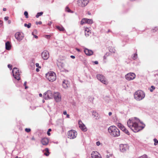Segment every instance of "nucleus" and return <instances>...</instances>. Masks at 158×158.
I'll return each mask as SVG.
<instances>
[{
	"mask_svg": "<svg viewBox=\"0 0 158 158\" xmlns=\"http://www.w3.org/2000/svg\"><path fill=\"white\" fill-rule=\"evenodd\" d=\"M137 57V54H134L133 56L132 57V58L133 59L135 60Z\"/></svg>",
	"mask_w": 158,
	"mask_h": 158,
	"instance_id": "473e14b6",
	"label": "nucleus"
},
{
	"mask_svg": "<svg viewBox=\"0 0 158 158\" xmlns=\"http://www.w3.org/2000/svg\"><path fill=\"white\" fill-rule=\"evenodd\" d=\"M54 98L56 102H60L61 101V96L59 92H56L54 94Z\"/></svg>",
	"mask_w": 158,
	"mask_h": 158,
	"instance_id": "4468645a",
	"label": "nucleus"
},
{
	"mask_svg": "<svg viewBox=\"0 0 158 158\" xmlns=\"http://www.w3.org/2000/svg\"><path fill=\"white\" fill-rule=\"evenodd\" d=\"M78 124L79 127L82 131H87V129L86 127L81 120H79L78 121Z\"/></svg>",
	"mask_w": 158,
	"mask_h": 158,
	"instance_id": "dca6fc26",
	"label": "nucleus"
},
{
	"mask_svg": "<svg viewBox=\"0 0 158 158\" xmlns=\"http://www.w3.org/2000/svg\"><path fill=\"white\" fill-rule=\"evenodd\" d=\"M155 89V87L154 86L152 85L151 86V88L149 89V90L151 92H152Z\"/></svg>",
	"mask_w": 158,
	"mask_h": 158,
	"instance_id": "c85d7f7f",
	"label": "nucleus"
},
{
	"mask_svg": "<svg viewBox=\"0 0 158 158\" xmlns=\"http://www.w3.org/2000/svg\"><path fill=\"white\" fill-rule=\"evenodd\" d=\"M128 149V146L126 144H122L120 145V151L124 152Z\"/></svg>",
	"mask_w": 158,
	"mask_h": 158,
	"instance_id": "a211bd4d",
	"label": "nucleus"
},
{
	"mask_svg": "<svg viewBox=\"0 0 158 158\" xmlns=\"http://www.w3.org/2000/svg\"><path fill=\"white\" fill-rule=\"evenodd\" d=\"M128 126L134 132H137L142 130L144 127L140 126L134 120L129 119L127 122Z\"/></svg>",
	"mask_w": 158,
	"mask_h": 158,
	"instance_id": "f257e3e1",
	"label": "nucleus"
},
{
	"mask_svg": "<svg viewBox=\"0 0 158 158\" xmlns=\"http://www.w3.org/2000/svg\"><path fill=\"white\" fill-rule=\"evenodd\" d=\"M51 131H52V130L50 128V129H48V131L47 132V134L48 136L50 135L51 134L50 133V132Z\"/></svg>",
	"mask_w": 158,
	"mask_h": 158,
	"instance_id": "f704fd0d",
	"label": "nucleus"
},
{
	"mask_svg": "<svg viewBox=\"0 0 158 158\" xmlns=\"http://www.w3.org/2000/svg\"><path fill=\"white\" fill-rule=\"evenodd\" d=\"M36 71H37V72H38L39 71V69H36Z\"/></svg>",
	"mask_w": 158,
	"mask_h": 158,
	"instance_id": "13d9d810",
	"label": "nucleus"
},
{
	"mask_svg": "<svg viewBox=\"0 0 158 158\" xmlns=\"http://www.w3.org/2000/svg\"><path fill=\"white\" fill-rule=\"evenodd\" d=\"M25 131L27 132H29L31 131V129L30 128H26L25 129Z\"/></svg>",
	"mask_w": 158,
	"mask_h": 158,
	"instance_id": "e433bc0d",
	"label": "nucleus"
},
{
	"mask_svg": "<svg viewBox=\"0 0 158 158\" xmlns=\"http://www.w3.org/2000/svg\"><path fill=\"white\" fill-rule=\"evenodd\" d=\"M85 35L86 37L89 36L91 33V31L89 28L86 27L85 29Z\"/></svg>",
	"mask_w": 158,
	"mask_h": 158,
	"instance_id": "aec40b11",
	"label": "nucleus"
},
{
	"mask_svg": "<svg viewBox=\"0 0 158 158\" xmlns=\"http://www.w3.org/2000/svg\"><path fill=\"white\" fill-rule=\"evenodd\" d=\"M35 65L37 67H38L40 68H41V67L39 66V64L37 63L35 64Z\"/></svg>",
	"mask_w": 158,
	"mask_h": 158,
	"instance_id": "58836bf2",
	"label": "nucleus"
},
{
	"mask_svg": "<svg viewBox=\"0 0 158 158\" xmlns=\"http://www.w3.org/2000/svg\"><path fill=\"white\" fill-rule=\"evenodd\" d=\"M106 158H109V156H108V155H107L106 156Z\"/></svg>",
	"mask_w": 158,
	"mask_h": 158,
	"instance_id": "680f3d73",
	"label": "nucleus"
},
{
	"mask_svg": "<svg viewBox=\"0 0 158 158\" xmlns=\"http://www.w3.org/2000/svg\"><path fill=\"white\" fill-rule=\"evenodd\" d=\"M15 158H18V156H16Z\"/></svg>",
	"mask_w": 158,
	"mask_h": 158,
	"instance_id": "0e129e2a",
	"label": "nucleus"
},
{
	"mask_svg": "<svg viewBox=\"0 0 158 158\" xmlns=\"http://www.w3.org/2000/svg\"><path fill=\"white\" fill-rule=\"evenodd\" d=\"M9 19V17L7 16H6L4 18V19L5 20H7Z\"/></svg>",
	"mask_w": 158,
	"mask_h": 158,
	"instance_id": "c03bdc74",
	"label": "nucleus"
},
{
	"mask_svg": "<svg viewBox=\"0 0 158 158\" xmlns=\"http://www.w3.org/2000/svg\"><path fill=\"white\" fill-rule=\"evenodd\" d=\"M43 14V12L38 13L37 15H36V18H38L39 16L42 15Z\"/></svg>",
	"mask_w": 158,
	"mask_h": 158,
	"instance_id": "bb28decb",
	"label": "nucleus"
},
{
	"mask_svg": "<svg viewBox=\"0 0 158 158\" xmlns=\"http://www.w3.org/2000/svg\"><path fill=\"white\" fill-rule=\"evenodd\" d=\"M12 73L13 76L15 79L18 80H19L20 79V74L19 70L17 68H14L12 70Z\"/></svg>",
	"mask_w": 158,
	"mask_h": 158,
	"instance_id": "39448f33",
	"label": "nucleus"
},
{
	"mask_svg": "<svg viewBox=\"0 0 158 158\" xmlns=\"http://www.w3.org/2000/svg\"><path fill=\"white\" fill-rule=\"evenodd\" d=\"M15 37L17 40L20 41L24 38V35L22 32H17L15 34Z\"/></svg>",
	"mask_w": 158,
	"mask_h": 158,
	"instance_id": "9d476101",
	"label": "nucleus"
},
{
	"mask_svg": "<svg viewBox=\"0 0 158 158\" xmlns=\"http://www.w3.org/2000/svg\"><path fill=\"white\" fill-rule=\"evenodd\" d=\"M69 115L68 114H67V118H69Z\"/></svg>",
	"mask_w": 158,
	"mask_h": 158,
	"instance_id": "bf43d9fd",
	"label": "nucleus"
},
{
	"mask_svg": "<svg viewBox=\"0 0 158 158\" xmlns=\"http://www.w3.org/2000/svg\"><path fill=\"white\" fill-rule=\"evenodd\" d=\"M56 27L60 31H64V28L62 26H56Z\"/></svg>",
	"mask_w": 158,
	"mask_h": 158,
	"instance_id": "393cba45",
	"label": "nucleus"
},
{
	"mask_svg": "<svg viewBox=\"0 0 158 158\" xmlns=\"http://www.w3.org/2000/svg\"><path fill=\"white\" fill-rule=\"evenodd\" d=\"M117 126L119 128L127 134L128 135H130V133L129 131L126 129L125 127L121 123H118V124Z\"/></svg>",
	"mask_w": 158,
	"mask_h": 158,
	"instance_id": "ddd939ff",
	"label": "nucleus"
},
{
	"mask_svg": "<svg viewBox=\"0 0 158 158\" xmlns=\"http://www.w3.org/2000/svg\"><path fill=\"white\" fill-rule=\"evenodd\" d=\"M144 93L141 90H138L134 94V98L137 100L139 101L142 100L145 97Z\"/></svg>",
	"mask_w": 158,
	"mask_h": 158,
	"instance_id": "7ed1b4c3",
	"label": "nucleus"
},
{
	"mask_svg": "<svg viewBox=\"0 0 158 158\" xmlns=\"http://www.w3.org/2000/svg\"><path fill=\"white\" fill-rule=\"evenodd\" d=\"M110 52H114V51H111L110 50Z\"/></svg>",
	"mask_w": 158,
	"mask_h": 158,
	"instance_id": "e2e57ef3",
	"label": "nucleus"
},
{
	"mask_svg": "<svg viewBox=\"0 0 158 158\" xmlns=\"http://www.w3.org/2000/svg\"><path fill=\"white\" fill-rule=\"evenodd\" d=\"M63 114H64V115H67V112L66 111H64L63 112Z\"/></svg>",
	"mask_w": 158,
	"mask_h": 158,
	"instance_id": "de8ad7c7",
	"label": "nucleus"
},
{
	"mask_svg": "<svg viewBox=\"0 0 158 158\" xmlns=\"http://www.w3.org/2000/svg\"><path fill=\"white\" fill-rule=\"evenodd\" d=\"M96 144L97 146H99L100 144V143L99 141L96 142Z\"/></svg>",
	"mask_w": 158,
	"mask_h": 158,
	"instance_id": "a18cd8bd",
	"label": "nucleus"
},
{
	"mask_svg": "<svg viewBox=\"0 0 158 158\" xmlns=\"http://www.w3.org/2000/svg\"><path fill=\"white\" fill-rule=\"evenodd\" d=\"M44 151H45V152L44 153V155L47 156H48L49 154L48 149L47 148H46L44 150Z\"/></svg>",
	"mask_w": 158,
	"mask_h": 158,
	"instance_id": "a878e982",
	"label": "nucleus"
},
{
	"mask_svg": "<svg viewBox=\"0 0 158 158\" xmlns=\"http://www.w3.org/2000/svg\"><path fill=\"white\" fill-rule=\"evenodd\" d=\"M44 97L45 99H50L52 98L53 94L51 91L48 90L44 93Z\"/></svg>",
	"mask_w": 158,
	"mask_h": 158,
	"instance_id": "6e6552de",
	"label": "nucleus"
},
{
	"mask_svg": "<svg viewBox=\"0 0 158 158\" xmlns=\"http://www.w3.org/2000/svg\"><path fill=\"white\" fill-rule=\"evenodd\" d=\"M69 85V82L67 80H64L63 82L62 86L64 88H66Z\"/></svg>",
	"mask_w": 158,
	"mask_h": 158,
	"instance_id": "4be33fe9",
	"label": "nucleus"
},
{
	"mask_svg": "<svg viewBox=\"0 0 158 158\" xmlns=\"http://www.w3.org/2000/svg\"><path fill=\"white\" fill-rule=\"evenodd\" d=\"M18 158H21V157H19H19H18Z\"/></svg>",
	"mask_w": 158,
	"mask_h": 158,
	"instance_id": "338daca9",
	"label": "nucleus"
},
{
	"mask_svg": "<svg viewBox=\"0 0 158 158\" xmlns=\"http://www.w3.org/2000/svg\"><path fill=\"white\" fill-rule=\"evenodd\" d=\"M36 24L37 25L41 24H42V22L41 21H39V22H36Z\"/></svg>",
	"mask_w": 158,
	"mask_h": 158,
	"instance_id": "4c0bfd02",
	"label": "nucleus"
},
{
	"mask_svg": "<svg viewBox=\"0 0 158 158\" xmlns=\"http://www.w3.org/2000/svg\"><path fill=\"white\" fill-rule=\"evenodd\" d=\"M39 96L40 97H42V95L41 94H39Z\"/></svg>",
	"mask_w": 158,
	"mask_h": 158,
	"instance_id": "6e6d98bb",
	"label": "nucleus"
},
{
	"mask_svg": "<svg viewBox=\"0 0 158 158\" xmlns=\"http://www.w3.org/2000/svg\"><path fill=\"white\" fill-rule=\"evenodd\" d=\"M68 137L70 139L75 138L77 136V133L74 130L69 131L68 133Z\"/></svg>",
	"mask_w": 158,
	"mask_h": 158,
	"instance_id": "423d86ee",
	"label": "nucleus"
},
{
	"mask_svg": "<svg viewBox=\"0 0 158 158\" xmlns=\"http://www.w3.org/2000/svg\"><path fill=\"white\" fill-rule=\"evenodd\" d=\"M97 79L102 82L105 84L107 85L108 83L107 80L105 77L102 74H98L97 75Z\"/></svg>",
	"mask_w": 158,
	"mask_h": 158,
	"instance_id": "0eeeda50",
	"label": "nucleus"
},
{
	"mask_svg": "<svg viewBox=\"0 0 158 158\" xmlns=\"http://www.w3.org/2000/svg\"><path fill=\"white\" fill-rule=\"evenodd\" d=\"M84 52L88 56H91L93 55V52L92 50H89L87 48H85Z\"/></svg>",
	"mask_w": 158,
	"mask_h": 158,
	"instance_id": "412c9836",
	"label": "nucleus"
},
{
	"mask_svg": "<svg viewBox=\"0 0 158 158\" xmlns=\"http://www.w3.org/2000/svg\"><path fill=\"white\" fill-rule=\"evenodd\" d=\"M138 158H148L146 155H143L142 156L139 157Z\"/></svg>",
	"mask_w": 158,
	"mask_h": 158,
	"instance_id": "c9c22d12",
	"label": "nucleus"
},
{
	"mask_svg": "<svg viewBox=\"0 0 158 158\" xmlns=\"http://www.w3.org/2000/svg\"><path fill=\"white\" fill-rule=\"evenodd\" d=\"M135 77V75L133 73H129L127 74L125 76L127 80L130 81L133 80Z\"/></svg>",
	"mask_w": 158,
	"mask_h": 158,
	"instance_id": "f8f14e48",
	"label": "nucleus"
},
{
	"mask_svg": "<svg viewBox=\"0 0 158 158\" xmlns=\"http://www.w3.org/2000/svg\"><path fill=\"white\" fill-rule=\"evenodd\" d=\"M92 158H102L101 155L97 151H93L91 154Z\"/></svg>",
	"mask_w": 158,
	"mask_h": 158,
	"instance_id": "2eb2a0df",
	"label": "nucleus"
},
{
	"mask_svg": "<svg viewBox=\"0 0 158 158\" xmlns=\"http://www.w3.org/2000/svg\"><path fill=\"white\" fill-rule=\"evenodd\" d=\"M24 15L26 18H28V13L27 11H25L24 12Z\"/></svg>",
	"mask_w": 158,
	"mask_h": 158,
	"instance_id": "7c9ffc66",
	"label": "nucleus"
},
{
	"mask_svg": "<svg viewBox=\"0 0 158 158\" xmlns=\"http://www.w3.org/2000/svg\"><path fill=\"white\" fill-rule=\"evenodd\" d=\"M6 8H3V10L4 11H6Z\"/></svg>",
	"mask_w": 158,
	"mask_h": 158,
	"instance_id": "5fc2aeb1",
	"label": "nucleus"
},
{
	"mask_svg": "<svg viewBox=\"0 0 158 158\" xmlns=\"http://www.w3.org/2000/svg\"><path fill=\"white\" fill-rule=\"evenodd\" d=\"M154 144L155 145H156L158 144V140H157L156 139H154Z\"/></svg>",
	"mask_w": 158,
	"mask_h": 158,
	"instance_id": "c756f323",
	"label": "nucleus"
},
{
	"mask_svg": "<svg viewBox=\"0 0 158 158\" xmlns=\"http://www.w3.org/2000/svg\"><path fill=\"white\" fill-rule=\"evenodd\" d=\"M93 23V20L91 19L83 18L81 20L80 24L81 25H83L85 23L91 24Z\"/></svg>",
	"mask_w": 158,
	"mask_h": 158,
	"instance_id": "9b49d317",
	"label": "nucleus"
},
{
	"mask_svg": "<svg viewBox=\"0 0 158 158\" xmlns=\"http://www.w3.org/2000/svg\"><path fill=\"white\" fill-rule=\"evenodd\" d=\"M32 35H33L34 36V37L36 39H37L38 38V37L37 35H35L34 34V33L33 32H32Z\"/></svg>",
	"mask_w": 158,
	"mask_h": 158,
	"instance_id": "a19ab883",
	"label": "nucleus"
},
{
	"mask_svg": "<svg viewBox=\"0 0 158 158\" xmlns=\"http://www.w3.org/2000/svg\"><path fill=\"white\" fill-rule=\"evenodd\" d=\"M31 139L32 140H35V138L34 137H33L31 138Z\"/></svg>",
	"mask_w": 158,
	"mask_h": 158,
	"instance_id": "603ef678",
	"label": "nucleus"
},
{
	"mask_svg": "<svg viewBox=\"0 0 158 158\" xmlns=\"http://www.w3.org/2000/svg\"><path fill=\"white\" fill-rule=\"evenodd\" d=\"M10 23H11V21H10V20H8V23L9 24H10Z\"/></svg>",
	"mask_w": 158,
	"mask_h": 158,
	"instance_id": "4d7b16f0",
	"label": "nucleus"
},
{
	"mask_svg": "<svg viewBox=\"0 0 158 158\" xmlns=\"http://www.w3.org/2000/svg\"><path fill=\"white\" fill-rule=\"evenodd\" d=\"M26 83H27V82H26V81L24 82V85L25 86V89H27V86H26Z\"/></svg>",
	"mask_w": 158,
	"mask_h": 158,
	"instance_id": "79ce46f5",
	"label": "nucleus"
},
{
	"mask_svg": "<svg viewBox=\"0 0 158 158\" xmlns=\"http://www.w3.org/2000/svg\"><path fill=\"white\" fill-rule=\"evenodd\" d=\"M3 22L0 20V27L2 25Z\"/></svg>",
	"mask_w": 158,
	"mask_h": 158,
	"instance_id": "49530a36",
	"label": "nucleus"
},
{
	"mask_svg": "<svg viewBox=\"0 0 158 158\" xmlns=\"http://www.w3.org/2000/svg\"><path fill=\"white\" fill-rule=\"evenodd\" d=\"M65 10L66 11L68 12H70L71 11V10L68 7H66Z\"/></svg>",
	"mask_w": 158,
	"mask_h": 158,
	"instance_id": "2f4dec72",
	"label": "nucleus"
},
{
	"mask_svg": "<svg viewBox=\"0 0 158 158\" xmlns=\"http://www.w3.org/2000/svg\"><path fill=\"white\" fill-rule=\"evenodd\" d=\"M42 56L44 59L47 60L49 57L48 52L46 50L44 51L42 53Z\"/></svg>",
	"mask_w": 158,
	"mask_h": 158,
	"instance_id": "f3484780",
	"label": "nucleus"
},
{
	"mask_svg": "<svg viewBox=\"0 0 158 158\" xmlns=\"http://www.w3.org/2000/svg\"><path fill=\"white\" fill-rule=\"evenodd\" d=\"M87 14L89 15H91V13L89 12V11H88L87 12Z\"/></svg>",
	"mask_w": 158,
	"mask_h": 158,
	"instance_id": "864d4df0",
	"label": "nucleus"
},
{
	"mask_svg": "<svg viewBox=\"0 0 158 158\" xmlns=\"http://www.w3.org/2000/svg\"><path fill=\"white\" fill-rule=\"evenodd\" d=\"M112 113H111V112H109V114H108L109 115V116H110V115H112Z\"/></svg>",
	"mask_w": 158,
	"mask_h": 158,
	"instance_id": "3c124183",
	"label": "nucleus"
},
{
	"mask_svg": "<svg viewBox=\"0 0 158 158\" xmlns=\"http://www.w3.org/2000/svg\"><path fill=\"white\" fill-rule=\"evenodd\" d=\"M77 50L78 51H79V49H77Z\"/></svg>",
	"mask_w": 158,
	"mask_h": 158,
	"instance_id": "69168bd1",
	"label": "nucleus"
},
{
	"mask_svg": "<svg viewBox=\"0 0 158 158\" xmlns=\"http://www.w3.org/2000/svg\"><path fill=\"white\" fill-rule=\"evenodd\" d=\"M94 63H95V64H98V61H94Z\"/></svg>",
	"mask_w": 158,
	"mask_h": 158,
	"instance_id": "8fccbe9b",
	"label": "nucleus"
},
{
	"mask_svg": "<svg viewBox=\"0 0 158 158\" xmlns=\"http://www.w3.org/2000/svg\"><path fill=\"white\" fill-rule=\"evenodd\" d=\"M46 77L50 81H55L56 78V73L50 71L46 74Z\"/></svg>",
	"mask_w": 158,
	"mask_h": 158,
	"instance_id": "20e7f679",
	"label": "nucleus"
},
{
	"mask_svg": "<svg viewBox=\"0 0 158 158\" xmlns=\"http://www.w3.org/2000/svg\"><path fill=\"white\" fill-rule=\"evenodd\" d=\"M70 57L71 58L73 59H74L75 58V56H71Z\"/></svg>",
	"mask_w": 158,
	"mask_h": 158,
	"instance_id": "09e8293b",
	"label": "nucleus"
},
{
	"mask_svg": "<svg viewBox=\"0 0 158 158\" xmlns=\"http://www.w3.org/2000/svg\"><path fill=\"white\" fill-rule=\"evenodd\" d=\"M52 35H45L44 37L47 39H49Z\"/></svg>",
	"mask_w": 158,
	"mask_h": 158,
	"instance_id": "72a5a7b5",
	"label": "nucleus"
},
{
	"mask_svg": "<svg viewBox=\"0 0 158 158\" xmlns=\"http://www.w3.org/2000/svg\"><path fill=\"white\" fill-rule=\"evenodd\" d=\"M6 48V50H10L11 48L10 43L9 41H7L5 44Z\"/></svg>",
	"mask_w": 158,
	"mask_h": 158,
	"instance_id": "b1692460",
	"label": "nucleus"
},
{
	"mask_svg": "<svg viewBox=\"0 0 158 158\" xmlns=\"http://www.w3.org/2000/svg\"><path fill=\"white\" fill-rule=\"evenodd\" d=\"M24 26L25 27H27L28 28H30L31 26V23H29L28 24L27 23H25Z\"/></svg>",
	"mask_w": 158,
	"mask_h": 158,
	"instance_id": "cd10ccee",
	"label": "nucleus"
},
{
	"mask_svg": "<svg viewBox=\"0 0 158 158\" xmlns=\"http://www.w3.org/2000/svg\"><path fill=\"white\" fill-rule=\"evenodd\" d=\"M107 54V53H106V54L104 56V59H106V56H108Z\"/></svg>",
	"mask_w": 158,
	"mask_h": 158,
	"instance_id": "ea45409f",
	"label": "nucleus"
},
{
	"mask_svg": "<svg viewBox=\"0 0 158 158\" xmlns=\"http://www.w3.org/2000/svg\"><path fill=\"white\" fill-rule=\"evenodd\" d=\"M92 115L93 118L96 119H98L100 118L99 115L96 112L93 111L92 113Z\"/></svg>",
	"mask_w": 158,
	"mask_h": 158,
	"instance_id": "5701e85b",
	"label": "nucleus"
},
{
	"mask_svg": "<svg viewBox=\"0 0 158 158\" xmlns=\"http://www.w3.org/2000/svg\"><path fill=\"white\" fill-rule=\"evenodd\" d=\"M8 67L9 68H10V69H12V68H11L12 65H10V64H8Z\"/></svg>",
	"mask_w": 158,
	"mask_h": 158,
	"instance_id": "37998d69",
	"label": "nucleus"
},
{
	"mask_svg": "<svg viewBox=\"0 0 158 158\" xmlns=\"http://www.w3.org/2000/svg\"><path fill=\"white\" fill-rule=\"evenodd\" d=\"M49 140L48 138L46 137L42 138L41 140L42 144L44 146L47 145L49 143Z\"/></svg>",
	"mask_w": 158,
	"mask_h": 158,
	"instance_id": "6ab92c4d",
	"label": "nucleus"
},
{
	"mask_svg": "<svg viewBox=\"0 0 158 158\" xmlns=\"http://www.w3.org/2000/svg\"><path fill=\"white\" fill-rule=\"evenodd\" d=\"M110 30H109L107 32V33H108L109 32H110Z\"/></svg>",
	"mask_w": 158,
	"mask_h": 158,
	"instance_id": "052dcab7",
	"label": "nucleus"
},
{
	"mask_svg": "<svg viewBox=\"0 0 158 158\" xmlns=\"http://www.w3.org/2000/svg\"><path fill=\"white\" fill-rule=\"evenodd\" d=\"M108 131L110 135L114 137H117L120 135L119 130L114 126L109 127L108 128Z\"/></svg>",
	"mask_w": 158,
	"mask_h": 158,
	"instance_id": "f03ea898",
	"label": "nucleus"
},
{
	"mask_svg": "<svg viewBox=\"0 0 158 158\" xmlns=\"http://www.w3.org/2000/svg\"><path fill=\"white\" fill-rule=\"evenodd\" d=\"M89 0H78V4L79 6L84 7L89 3Z\"/></svg>",
	"mask_w": 158,
	"mask_h": 158,
	"instance_id": "1a4fd4ad",
	"label": "nucleus"
}]
</instances>
